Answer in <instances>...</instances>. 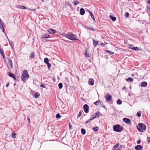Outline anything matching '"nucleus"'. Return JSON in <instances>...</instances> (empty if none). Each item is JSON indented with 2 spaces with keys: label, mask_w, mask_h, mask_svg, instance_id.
<instances>
[{
  "label": "nucleus",
  "mask_w": 150,
  "mask_h": 150,
  "mask_svg": "<svg viewBox=\"0 0 150 150\" xmlns=\"http://www.w3.org/2000/svg\"><path fill=\"white\" fill-rule=\"evenodd\" d=\"M49 59H48L46 57H45L44 58V62L45 63L47 64L48 63Z\"/></svg>",
  "instance_id": "4be33fe9"
},
{
  "label": "nucleus",
  "mask_w": 150,
  "mask_h": 150,
  "mask_svg": "<svg viewBox=\"0 0 150 150\" xmlns=\"http://www.w3.org/2000/svg\"><path fill=\"white\" fill-rule=\"evenodd\" d=\"M9 83H7L6 85V87H8L9 85Z\"/></svg>",
  "instance_id": "603ef678"
},
{
  "label": "nucleus",
  "mask_w": 150,
  "mask_h": 150,
  "mask_svg": "<svg viewBox=\"0 0 150 150\" xmlns=\"http://www.w3.org/2000/svg\"><path fill=\"white\" fill-rule=\"evenodd\" d=\"M137 116L138 117H140L141 116V114L140 111L138 112L137 113Z\"/></svg>",
  "instance_id": "c9c22d12"
},
{
  "label": "nucleus",
  "mask_w": 150,
  "mask_h": 150,
  "mask_svg": "<svg viewBox=\"0 0 150 150\" xmlns=\"http://www.w3.org/2000/svg\"><path fill=\"white\" fill-rule=\"evenodd\" d=\"M115 150H120V149L118 148H117V149H115Z\"/></svg>",
  "instance_id": "bf43d9fd"
},
{
  "label": "nucleus",
  "mask_w": 150,
  "mask_h": 150,
  "mask_svg": "<svg viewBox=\"0 0 150 150\" xmlns=\"http://www.w3.org/2000/svg\"><path fill=\"white\" fill-rule=\"evenodd\" d=\"M147 139L148 142H150V137H147Z\"/></svg>",
  "instance_id": "c03bdc74"
},
{
  "label": "nucleus",
  "mask_w": 150,
  "mask_h": 150,
  "mask_svg": "<svg viewBox=\"0 0 150 150\" xmlns=\"http://www.w3.org/2000/svg\"><path fill=\"white\" fill-rule=\"evenodd\" d=\"M67 81L68 82H69V81H68V79H67Z\"/></svg>",
  "instance_id": "0e129e2a"
},
{
  "label": "nucleus",
  "mask_w": 150,
  "mask_h": 150,
  "mask_svg": "<svg viewBox=\"0 0 150 150\" xmlns=\"http://www.w3.org/2000/svg\"><path fill=\"white\" fill-rule=\"evenodd\" d=\"M113 130L117 132H121L122 130V128L120 125H117L113 127Z\"/></svg>",
  "instance_id": "20e7f679"
},
{
  "label": "nucleus",
  "mask_w": 150,
  "mask_h": 150,
  "mask_svg": "<svg viewBox=\"0 0 150 150\" xmlns=\"http://www.w3.org/2000/svg\"><path fill=\"white\" fill-rule=\"evenodd\" d=\"M29 77V76L27 71H24L21 76V78L22 80L24 82H25Z\"/></svg>",
  "instance_id": "f03ea898"
},
{
  "label": "nucleus",
  "mask_w": 150,
  "mask_h": 150,
  "mask_svg": "<svg viewBox=\"0 0 150 150\" xmlns=\"http://www.w3.org/2000/svg\"><path fill=\"white\" fill-rule=\"evenodd\" d=\"M100 45H103L104 43H103L102 42L100 44Z\"/></svg>",
  "instance_id": "13d9d810"
},
{
  "label": "nucleus",
  "mask_w": 150,
  "mask_h": 150,
  "mask_svg": "<svg viewBox=\"0 0 150 150\" xmlns=\"http://www.w3.org/2000/svg\"><path fill=\"white\" fill-rule=\"evenodd\" d=\"M88 11L89 12V13H90V14H91V11H88Z\"/></svg>",
  "instance_id": "052dcab7"
},
{
  "label": "nucleus",
  "mask_w": 150,
  "mask_h": 150,
  "mask_svg": "<svg viewBox=\"0 0 150 150\" xmlns=\"http://www.w3.org/2000/svg\"><path fill=\"white\" fill-rule=\"evenodd\" d=\"M85 55L86 57H89L90 56L88 52L86 50L85 52Z\"/></svg>",
  "instance_id": "c85d7f7f"
},
{
  "label": "nucleus",
  "mask_w": 150,
  "mask_h": 150,
  "mask_svg": "<svg viewBox=\"0 0 150 150\" xmlns=\"http://www.w3.org/2000/svg\"><path fill=\"white\" fill-rule=\"evenodd\" d=\"M65 5L67 7L69 6L71 7V4L69 2H67L65 3Z\"/></svg>",
  "instance_id": "b1692460"
},
{
  "label": "nucleus",
  "mask_w": 150,
  "mask_h": 150,
  "mask_svg": "<svg viewBox=\"0 0 150 150\" xmlns=\"http://www.w3.org/2000/svg\"><path fill=\"white\" fill-rule=\"evenodd\" d=\"M7 39H8V37H7Z\"/></svg>",
  "instance_id": "69168bd1"
},
{
  "label": "nucleus",
  "mask_w": 150,
  "mask_h": 150,
  "mask_svg": "<svg viewBox=\"0 0 150 150\" xmlns=\"http://www.w3.org/2000/svg\"><path fill=\"white\" fill-rule=\"evenodd\" d=\"M119 145V144L118 143H117L114 146V147L115 148H117L118 147Z\"/></svg>",
  "instance_id": "79ce46f5"
},
{
  "label": "nucleus",
  "mask_w": 150,
  "mask_h": 150,
  "mask_svg": "<svg viewBox=\"0 0 150 150\" xmlns=\"http://www.w3.org/2000/svg\"><path fill=\"white\" fill-rule=\"evenodd\" d=\"M16 134L14 133H12L11 134L12 137L14 139L16 137Z\"/></svg>",
  "instance_id": "473e14b6"
},
{
  "label": "nucleus",
  "mask_w": 150,
  "mask_h": 150,
  "mask_svg": "<svg viewBox=\"0 0 150 150\" xmlns=\"http://www.w3.org/2000/svg\"><path fill=\"white\" fill-rule=\"evenodd\" d=\"M141 143V140H138L137 142V143L138 144H139Z\"/></svg>",
  "instance_id": "de8ad7c7"
},
{
  "label": "nucleus",
  "mask_w": 150,
  "mask_h": 150,
  "mask_svg": "<svg viewBox=\"0 0 150 150\" xmlns=\"http://www.w3.org/2000/svg\"><path fill=\"white\" fill-rule=\"evenodd\" d=\"M93 129L95 132L97 131L98 129V127H96L93 128Z\"/></svg>",
  "instance_id": "cd10ccee"
},
{
  "label": "nucleus",
  "mask_w": 150,
  "mask_h": 150,
  "mask_svg": "<svg viewBox=\"0 0 150 150\" xmlns=\"http://www.w3.org/2000/svg\"><path fill=\"white\" fill-rule=\"evenodd\" d=\"M148 3L149 4H150V0H148Z\"/></svg>",
  "instance_id": "5fc2aeb1"
},
{
  "label": "nucleus",
  "mask_w": 150,
  "mask_h": 150,
  "mask_svg": "<svg viewBox=\"0 0 150 150\" xmlns=\"http://www.w3.org/2000/svg\"><path fill=\"white\" fill-rule=\"evenodd\" d=\"M47 30L50 34H54L57 32L55 30L53 29L52 28H49Z\"/></svg>",
  "instance_id": "6e6552de"
},
{
  "label": "nucleus",
  "mask_w": 150,
  "mask_h": 150,
  "mask_svg": "<svg viewBox=\"0 0 150 150\" xmlns=\"http://www.w3.org/2000/svg\"><path fill=\"white\" fill-rule=\"evenodd\" d=\"M104 97L106 100L108 101L111 100L112 98L111 96L110 95H109V93H107L105 94Z\"/></svg>",
  "instance_id": "423d86ee"
},
{
  "label": "nucleus",
  "mask_w": 150,
  "mask_h": 150,
  "mask_svg": "<svg viewBox=\"0 0 150 150\" xmlns=\"http://www.w3.org/2000/svg\"><path fill=\"white\" fill-rule=\"evenodd\" d=\"M44 0H41V1L42 2H44Z\"/></svg>",
  "instance_id": "680f3d73"
},
{
  "label": "nucleus",
  "mask_w": 150,
  "mask_h": 150,
  "mask_svg": "<svg viewBox=\"0 0 150 150\" xmlns=\"http://www.w3.org/2000/svg\"><path fill=\"white\" fill-rule=\"evenodd\" d=\"M117 103L118 105H120L122 103V101L120 99H118L117 101Z\"/></svg>",
  "instance_id": "a878e982"
},
{
  "label": "nucleus",
  "mask_w": 150,
  "mask_h": 150,
  "mask_svg": "<svg viewBox=\"0 0 150 150\" xmlns=\"http://www.w3.org/2000/svg\"><path fill=\"white\" fill-rule=\"evenodd\" d=\"M27 120H28V123H30V119L29 118V117L28 118Z\"/></svg>",
  "instance_id": "09e8293b"
},
{
  "label": "nucleus",
  "mask_w": 150,
  "mask_h": 150,
  "mask_svg": "<svg viewBox=\"0 0 150 150\" xmlns=\"http://www.w3.org/2000/svg\"><path fill=\"white\" fill-rule=\"evenodd\" d=\"M88 29L91 30H94L92 28H89Z\"/></svg>",
  "instance_id": "3c124183"
},
{
  "label": "nucleus",
  "mask_w": 150,
  "mask_h": 150,
  "mask_svg": "<svg viewBox=\"0 0 150 150\" xmlns=\"http://www.w3.org/2000/svg\"><path fill=\"white\" fill-rule=\"evenodd\" d=\"M90 16H91L92 18L94 21L95 20L94 17V15H93V14L92 13H91Z\"/></svg>",
  "instance_id": "f704fd0d"
},
{
  "label": "nucleus",
  "mask_w": 150,
  "mask_h": 150,
  "mask_svg": "<svg viewBox=\"0 0 150 150\" xmlns=\"http://www.w3.org/2000/svg\"><path fill=\"white\" fill-rule=\"evenodd\" d=\"M147 83L146 82L144 81L141 83V86L143 87H145L147 86Z\"/></svg>",
  "instance_id": "dca6fc26"
},
{
  "label": "nucleus",
  "mask_w": 150,
  "mask_h": 150,
  "mask_svg": "<svg viewBox=\"0 0 150 150\" xmlns=\"http://www.w3.org/2000/svg\"><path fill=\"white\" fill-rule=\"evenodd\" d=\"M56 118L57 119H59L61 117V116L59 114H57L56 116Z\"/></svg>",
  "instance_id": "58836bf2"
},
{
  "label": "nucleus",
  "mask_w": 150,
  "mask_h": 150,
  "mask_svg": "<svg viewBox=\"0 0 150 150\" xmlns=\"http://www.w3.org/2000/svg\"><path fill=\"white\" fill-rule=\"evenodd\" d=\"M34 54L33 52H32L30 54V56H29V58L31 59L33 58L34 57Z\"/></svg>",
  "instance_id": "aec40b11"
},
{
  "label": "nucleus",
  "mask_w": 150,
  "mask_h": 150,
  "mask_svg": "<svg viewBox=\"0 0 150 150\" xmlns=\"http://www.w3.org/2000/svg\"><path fill=\"white\" fill-rule=\"evenodd\" d=\"M81 132L84 135L86 133V130L84 129H81Z\"/></svg>",
  "instance_id": "2f4dec72"
},
{
  "label": "nucleus",
  "mask_w": 150,
  "mask_h": 150,
  "mask_svg": "<svg viewBox=\"0 0 150 150\" xmlns=\"http://www.w3.org/2000/svg\"><path fill=\"white\" fill-rule=\"evenodd\" d=\"M40 86L42 87V88H45V86L44 85V84H41L40 85Z\"/></svg>",
  "instance_id": "49530a36"
},
{
  "label": "nucleus",
  "mask_w": 150,
  "mask_h": 150,
  "mask_svg": "<svg viewBox=\"0 0 150 150\" xmlns=\"http://www.w3.org/2000/svg\"><path fill=\"white\" fill-rule=\"evenodd\" d=\"M69 127L70 129V128L71 127V126L70 125H69Z\"/></svg>",
  "instance_id": "e2e57ef3"
},
{
  "label": "nucleus",
  "mask_w": 150,
  "mask_h": 150,
  "mask_svg": "<svg viewBox=\"0 0 150 150\" xmlns=\"http://www.w3.org/2000/svg\"><path fill=\"white\" fill-rule=\"evenodd\" d=\"M100 101L98 100L96 101V102H95L94 103V104L96 105H98L100 103Z\"/></svg>",
  "instance_id": "7c9ffc66"
},
{
  "label": "nucleus",
  "mask_w": 150,
  "mask_h": 150,
  "mask_svg": "<svg viewBox=\"0 0 150 150\" xmlns=\"http://www.w3.org/2000/svg\"><path fill=\"white\" fill-rule=\"evenodd\" d=\"M58 86H59V88L62 89V86H63L62 84L61 83H59L58 84Z\"/></svg>",
  "instance_id": "72a5a7b5"
},
{
  "label": "nucleus",
  "mask_w": 150,
  "mask_h": 150,
  "mask_svg": "<svg viewBox=\"0 0 150 150\" xmlns=\"http://www.w3.org/2000/svg\"><path fill=\"white\" fill-rule=\"evenodd\" d=\"M47 67L48 68V69L49 70H50V67H51V64L50 63H49L47 64Z\"/></svg>",
  "instance_id": "4c0bfd02"
},
{
  "label": "nucleus",
  "mask_w": 150,
  "mask_h": 150,
  "mask_svg": "<svg viewBox=\"0 0 150 150\" xmlns=\"http://www.w3.org/2000/svg\"><path fill=\"white\" fill-rule=\"evenodd\" d=\"M40 96V95L38 93H36L34 94V97L35 98H37Z\"/></svg>",
  "instance_id": "5701e85b"
},
{
  "label": "nucleus",
  "mask_w": 150,
  "mask_h": 150,
  "mask_svg": "<svg viewBox=\"0 0 150 150\" xmlns=\"http://www.w3.org/2000/svg\"><path fill=\"white\" fill-rule=\"evenodd\" d=\"M129 48H130V47H129ZM131 49H132L134 50H139V48L137 47H131Z\"/></svg>",
  "instance_id": "bb28decb"
},
{
  "label": "nucleus",
  "mask_w": 150,
  "mask_h": 150,
  "mask_svg": "<svg viewBox=\"0 0 150 150\" xmlns=\"http://www.w3.org/2000/svg\"><path fill=\"white\" fill-rule=\"evenodd\" d=\"M88 84L93 86L94 84V80L93 79H89L88 81Z\"/></svg>",
  "instance_id": "1a4fd4ad"
},
{
  "label": "nucleus",
  "mask_w": 150,
  "mask_h": 150,
  "mask_svg": "<svg viewBox=\"0 0 150 150\" xmlns=\"http://www.w3.org/2000/svg\"><path fill=\"white\" fill-rule=\"evenodd\" d=\"M7 74L9 76L12 77L14 80H16V77L13 74H11L10 72H8Z\"/></svg>",
  "instance_id": "9b49d317"
},
{
  "label": "nucleus",
  "mask_w": 150,
  "mask_h": 150,
  "mask_svg": "<svg viewBox=\"0 0 150 150\" xmlns=\"http://www.w3.org/2000/svg\"><path fill=\"white\" fill-rule=\"evenodd\" d=\"M74 2L75 5L78 4L79 3L78 1H74Z\"/></svg>",
  "instance_id": "e433bc0d"
},
{
  "label": "nucleus",
  "mask_w": 150,
  "mask_h": 150,
  "mask_svg": "<svg viewBox=\"0 0 150 150\" xmlns=\"http://www.w3.org/2000/svg\"><path fill=\"white\" fill-rule=\"evenodd\" d=\"M12 43L13 42H11L9 41V45H10V46H11L12 49L13 50V49H14L12 45Z\"/></svg>",
  "instance_id": "a19ab883"
},
{
  "label": "nucleus",
  "mask_w": 150,
  "mask_h": 150,
  "mask_svg": "<svg viewBox=\"0 0 150 150\" xmlns=\"http://www.w3.org/2000/svg\"><path fill=\"white\" fill-rule=\"evenodd\" d=\"M1 54H2V56H3V57L4 58H5V55L4 54V52L3 53H1Z\"/></svg>",
  "instance_id": "37998d69"
},
{
  "label": "nucleus",
  "mask_w": 150,
  "mask_h": 150,
  "mask_svg": "<svg viewBox=\"0 0 150 150\" xmlns=\"http://www.w3.org/2000/svg\"><path fill=\"white\" fill-rule=\"evenodd\" d=\"M110 18L113 21H115L116 20V18L112 15L110 16Z\"/></svg>",
  "instance_id": "f3484780"
},
{
  "label": "nucleus",
  "mask_w": 150,
  "mask_h": 150,
  "mask_svg": "<svg viewBox=\"0 0 150 150\" xmlns=\"http://www.w3.org/2000/svg\"><path fill=\"white\" fill-rule=\"evenodd\" d=\"M142 148H143L141 145H137L135 147V149L136 150H142Z\"/></svg>",
  "instance_id": "4468645a"
},
{
  "label": "nucleus",
  "mask_w": 150,
  "mask_h": 150,
  "mask_svg": "<svg viewBox=\"0 0 150 150\" xmlns=\"http://www.w3.org/2000/svg\"><path fill=\"white\" fill-rule=\"evenodd\" d=\"M146 9L149 12H150V8L148 6H147L146 7Z\"/></svg>",
  "instance_id": "a18cd8bd"
},
{
  "label": "nucleus",
  "mask_w": 150,
  "mask_h": 150,
  "mask_svg": "<svg viewBox=\"0 0 150 150\" xmlns=\"http://www.w3.org/2000/svg\"><path fill=\"white\" fill-rule=\"evenodd\" d=\"M126 88L125 87H124L123 88H122V90H124V89H125Z\"/></svg>",
  "instance_id": "4d7b16f0"
},
{
  "label": "nucleus",
  "mask_w": 150,
  "mask_h": 150,
  "mask_svg": "<svg viewBox=\"0 0 150 150\" xmlns=\"http://www.w3.org/2000/svg\"><path fill=\"white\" fill-rule=\"evenodd\" d=\"M101 115V114L99 112H97L96 113H95L92 115L90 119H89V120H93L95 118H96L97 117H99Z\"/></svg>",
  "instance_id": "39448f33"
},
{
  "label": "nucleus",
  "mask_w": 150,
  "mask_h": 150,
  "mask_svg": "<svg viewBox=\"0 0 150 150\" xmlns=\"http://www.w3.org/2000/svg\"><path fill=\"white\" fill-rule=\"evenodd\" d=\"M125 15L126 17H128L129 16V14L127 12L125 13Z\"/></svg>",
  "instance_id": "8fccbe9b"
},
{
  "label": "nucleus",
  "mask_w": 150,
  "mask_h": 150,
  "mask_svg": "<svg viewBox=\"0 0 150 150\" xmlns=\"http://www.w3.org/2000/svg\"><path fill=\"white\" fill-rule=\"evenodd\" d=\"M64 36L72 40H78L75 37H76V35L70 33H69L68 34H64Z\"/></svg>",
  "instance_id": "f257e3e1"
},
{
  "label": "nucleus",
  "mask_w": 150,
  "mask_h": 150,
  "mask_svg": "<svg viewBox=\"0 0 150 150\" xmlns=\"http://www.w3.org/2000/svg\"><path fill=\"white\" fill-rule=\"evenodd\" d=\"M126 81L127 82H132L133 79L132 78H129L126 79Z\"/></svg>",
  "instance_id": "412c9836"
},
{
  "label": "nucleus",
  "mask_w": 150,
  "mask_h": 150,
  "mask_svg": "<svg viewBox=\"0 0 150 150\" xmlns=\"http://www.w3.org/2000/svg\"><path fill=\"white\" fill-rule=\"evenodd\" d=\"M93 46H94L95 47L97 46V45L98 43V42L95 40H93Z\"/></svg>",
  "instance_id": "a211bd4d"
},
{
  "label": "nucleus",
  "mask_w": 150,
  "mask_h": 150,
  "mask_svg": "<svg viewBox=\"0 0 150 150\" xmlns=\"http://www.w3.org/2000/svg\"><path fill=\"white\" fill-rule=\"evenodd\" d=\"M149 4L150 5V4Z\"/></svg>",
  "instance_id": "774afa93"
},
{
  "label": "nucleus",
  "mask_w": 150,
  "mask_h": 150,
  "mask_svg": "<svg viewBox=\"0 0 150 150\" xmlns=\"http://www.w3.org/2000/svg\"><path fill=\"white\" fill-rule=\"evenodd\" d=\"M8 63L11 66V68L12 67V62L11 60V59H9L8 60Z\"/></svg>",
  "instance_id": "c756f323"
},
{
  "label": "nucleus",
  "mask_w": 150,
  "mask_h": 150,
  "mask_svg": "<svg viewBox=\"0 0 150 150\" xmlns=\"http://www.w3.org/2000/svg\"><path fill=\"white\" fill-rule=\"evenodd\" d=\"M105 51L106 52H107L109 54H110V55H112L113 54H114V53L113 52H111L108 50H105Z\"/></svg>",
  "instance_id": "393cba45"
},
{
  "label": "nucleus",
  "mask_w": 150,
  "mask_h": 150,
  "mask_svg": "<svg viewBox=\"0 0 150 150\" xmlns=\"http://www.w3.org/2000/svg\"><path fill=\"white\" fill-rule=\"evenodd\" d=\"M5 35H6V37H7V36H6V34H5Z\"/></svg>",
  "instance_id": "338daca9"
},
{
  "label": "nucleus",
  "mask_w": 150,
  "mask_h": 150,
  "mask_svg": "<svg viewBox=\"0 0 150 150\" xmlns=\"http://www.w3.org/2000/svg\"><path fill=\"white\" fill-rule=\"evenodd\" d=\"M28 9H29V10H31V11H34L35 10V9H29V8H28Z\"/></svg>",
  "instance_id": "6e6d98bb"
},
{
  "label": "nucleus",
  "mask_w": 150,
  "mask_h": 150,
  "mask_svg": "<svg viewBox=\"0 0 150 150\" xmlns=\"http://www.w3.org/2000/svg\"><path fill=\"white\" fill-rule=\"evenodd\" d=\"M80 14L82 15H84L85 13V11L84 9L82 8L80 9Z\"/></svg>",
  "instance_id": "2eb2a0df"
},
{
  "label": "nucleus",
  "mask_w": 150,
  "mask_h": 150,
  "mask_svg": "<svg viewBox=\"0 0 150 150\" xmlns=\"http://www.w3.org/2000/svg\"><path fill=\"white\" fill-rule=\"evenodd\" d=\"M138 130L140 132H143L146 129V125L141 123L138 124V126H137Z\"/></svg>",
  "instance_id": "7ed1b4c3"
},
{
  "label": "nucleus",
  "mask_w": 150,
  "mask_h": 150,
  "mask_svg": "<svg viewBox=\"0 0 150 150\" xmlns=\"http://www.w3.org/2000/svg\"><path fill=\"white\" fill-rule=\"evenodd\" d=\"M1 22H2V21H1V19L0 18V28H1L2 30V31L4 33H5V32H4V29L3 26V25L1 23Z\"/></svg>",
  "instance_id": "ddd939ff"
},
{
  "label": "nucleus",
  "mask_w": 150,
  "mask_h": 150,
  "mask_svg": "<svg viewBox=\"0 0 150 150\" xmlns=\"http://www.w3.org/2000/svg\"><path fill=\"white\" fill-rule=\"evenodd\" d=\"M84 110L86 113H88V112L89 107L87 104H85L83 106Z\"/></svg>",
  "instance_id": "0eeeda50"
},
{
  "label": "nucleus",
  "mask_w": 150,
  "mask_h": 150,
  "mask_svg": "<svg viewBox=\"0 0 150 150\" xmlns=\"http://www.w3.org/2000/svg\"><path fill=\"white\" fill-rule=\"evenodd\" d=\"M82 111H79V114L78 115V117H79L81 116V115L82 114Z\"/></svg>",
  "instance_id": "ea45409f"
},
{
  "label": "nucleus",
  "mask_w": 150,
  "mask_h": 150,
  "mask_svg": "<svg viewBox=\"0 0 150 150\" xmlns=\"http://www.w3.org/2000/svg\"><path fill=\"white\" fill-rule=\"evenodd\" d=\"M18 8L23 9H26V8L25 7L23 6H22L19 5L18 6Z\"/></svg>",
  "instance_id": "6ab92c4d"
},
{
  "label": "nucleus",
  "mask_w": 150,
  "mask_h": 150,
  "mask_svg": "<svg viewBox=\"0 0 150 150\" xmlns=\"http://www.w3.org/2000/svg\"><path fill=\"white\" fill-rule=\"evenodd\" d=\"M123 120L127 124H129L131 123V121L130 119L128 118H124L123 119Z\"/></svg>",
  "instance_id": "f8f14e48"
},
{
  "label": "nucleus",
  "mask_w": 150,
  "mask_h": 150,
  "mask_svg": "<svg viewBox=\"0 0 150 150\" xmlns=\"http://www.w3.org/2000/svg\"><path fill=\"white\" fill-rule=\"evenodd\" d=\"M90 120H88V121H86V124H87L89 122V121Z\"/></svg>",
  "instance_id": "864d4df0"
},
{
  "label": "nucleus",
  "mask_w": 150,
  "mask_h": 150,
  "mask_svg": "<svg viewBox=\"0 0 150 150\" xmlns=\"http://www.w3.org/2000/svg\"><path fill=\"white\" fill-rule=\"evenodd\" d=\"M49 35L48 34L45 33L42 35L41 37V39L48 38H49Z\"/></svg>",
  "instance_id": "9d476101"
}]
</instances>
